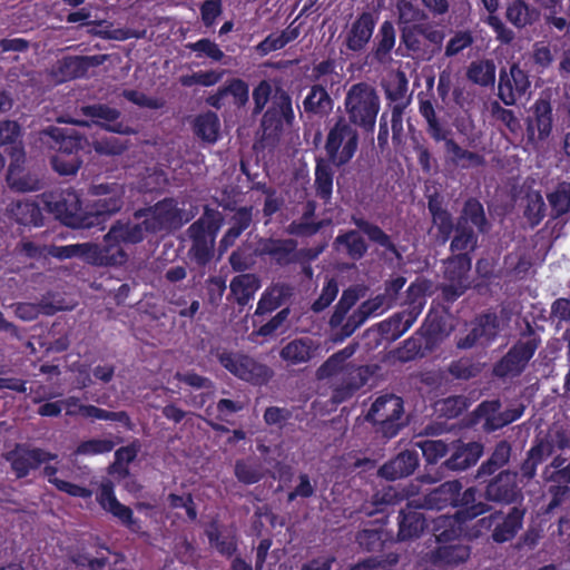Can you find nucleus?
I'll use <instances>...</instances> for the list:
<instances>
[{"label":"nucleus","mask_w":570,"mask_h":570,"mask_svg":"<svg viewBox=\"0 0 570 570\" xmlns=\"http://www.w3.org/2000/svg\"><path fill=\"white\" fill-rule=\"evenodd\" d=\"M351 223L355 225L357 229L340 232L334 239L336 248H343L348 258L355 262L361 261L368 250V245L360 232L365 234L371 243L382 247L386 253L391 254L395 258L402 257V254L392 237L379 225L355 215L351 217Z\"/></svg>","instance_id":"1"},{"label":"nucleus","mask_w":570,"mask_h":570,"mask_svg":"<svg viewBox=\"0 0 570 570\" xmlns=\"http://www.w3.org/2000/svg\"><path fill=\"white\" fill-rule=\"evenodd\" d=\"M223 224L222 213L206 205L202 216L188 227L187 235L191 243L188 257L197 266L205 267L214 258L216 238Z\"/></svg>","instance_id":"2"},{"label":"nucleus","mask_w":570,"mask_h":570,"mask_svg":"<svg viewBox=\"0 0 570 570\" xmlns=\"http://www.w3.org/2000/svg\"><path fill=\"white\" fill-rule=\"evenodd\" d=\"M381 100L376 89L368 82L353 83L346 91L344 109L346 119L364 132H373Z\"/></svg>","instance_id":"3"},{"label":"nucleus","mask_w":570,"mask_h":570,"mask_svg":"<svg viewBox=\"0 0 570 570\" xmlns=\"http://www.w3.org/2000/svg\"><path fill=\"white\" fill-rule=\"evenodd\" d=\"M43 209L51 214L62 225L75 229H89L87 204L83 205L80 195L72 188L46 191L40 198Z\"/></svg>","instance_id":"4"},{"label":"nucleus","mask_w":570,"mask_h":570,"mask_svg":"<svg viewBox=\"0 0 570 570\" xmlns=\"http://www.w3.org/2000/svg\"><path fill=\"white\" fill-rule=\"evenodd\" d=\"M525 509L521 505H514L505 513L502 510H495L489 515L482 517L470 528L471 538H480L490 533V538L495 543H505L513 540L522 529Z\"/></svg>","instance_id":"5"},{"label":"nucleus","mask_w":570,"mask_h":570,"mask_svg":"<svg viewBox=\"0 0 570 570\" xmlns=\"http://www.w3.org/2000/svg\"><path fill=\"white\" fill-rule=\"evenodd\" d=\"M357 128L345 116H337L328 127L324 150L334 167L342 168L348 165L356 155L360 145Z\"/></svg>","instance_id":"6"},{"label":"nucleus","mask_w":570,"mask_h":570,"mask_svg":"<svg viewBox=\"0 0 570 570\" xmlns=\"http://www.w3.org/2000/svg\"><path fill=\"white\" fill-rule=\"evenodd\" d=\"M570 449V430L558 426L544 436L537 435L524 460L520 463L521 481L530 482L537 475L538 466L553 454L556 450Z\"/></svg>","instance_id":"7"},{"label":"nucleus","mask_w":570,"mask_h":570,"mask_svg":"<svg viewBox=\"0 0 570 570\" xmlns=\"http://www.w3.org/2000/svg\"><path fill=\"white\" fill-rule=\"evenodd\" d=\"M88 194L96 197L87 203L88 220L91 222V227L104 229L109 217L124 206L125 185L117 181L92 184Z\"/></svg>","instance_id":"8"},{"label":"nucleus","mask_w":570,"mask_h":570,"mask_svg":"<svg viewBox=\"0 0 570 570\" xmlns=\"http://www.w3.org/2000/svg\"><path fill=\"white\" fill-rule=\"evenodd\" d=\"M134 218H145V225L150 234L177 230L190 219L185 217V210L178 206V200L174 197H165L151 206L136 209Z\"/></svg>","instance_id":"9"},{"label":"nucleus","mask_w":570,"mask_h":570,"mask_svg":"<svg viewBox=\"0 0 570 570\" xmlns=\"http://www.w3.org/2000/svg\"><path fill=\"white\" fill-rule=\"evenodd\" d=\"M406 297L410 304L409 308L394 313L377 324V330L384 338L396 341L412 327L421 314L424 305L422 287L412 283L406 289Z\"/></svg>","instance_id":"10"},{"label":"nucleus","mask_w":570,"mask_h":570,"mask_svg":"<svg viewBox=\"0 0 570 570\" xmlns=\"http://www.w3.org/2000/svg\"><path fill=\"white\" fill-rule=\"evenodd\" d=\"M403 413V400L395 394H384L372 403L365 417L376 426L377 432L391 439L399 433L402 426Z\"/></svg>","instance_id":"11"},{"label":"nucleus","mask_w":570,"mask_h":570,"mask_svg":"<svg viewBox=\"0 0 570 570\" xmlns=\"http://www.w3.org/2000/svg\"><path fill=\"white\" fill-rule=\"evenodd\" d=\"M219 364L237 379L262 386L273 376V371L254 357L224 351L217 355Z\"/></svg>","instance_id":"12"},{"label":"nucleus","mask_w":570,"mask_h":570,"mask_svg":"<svg viewBox=\"0 0 570 570\" xmlns=\"http://www.w3.org/2000/svg\"><path fill=\"white\" fill-rule=\"evenodd\" d=\"M542 479L548 485L551 499L547 512H552L560 507L570 495V459L562 454L552 458L542 470Z\"/></svg>","instance_id":"13"},{"label":"nucleus","mask_w":570,"mask_h":570,"mask_svg":"<svg viewBox=\"0 0 570 570\" xmlns=\"http://www.w3.org/2000/svg\"><path fill=\"white\" fill-rule=\"evenodd\" d=\"M295 121L293 100L282 87H276L269 107L262 117L261 127L267 137H278L284 127H292Z\"/></svg>","instance_id":"14"},{"label":"nucleus","mask_w":570,"mask_h":570,"mask_svg":"<svg viewBox=\"0 0 570 570\" xmlns=\"http://www.w3.org/2000/svg\"><path fill=\"white\" fill-rule=\"evenodd\" d=\"M499 330L500 322L495 313H481L470 322L465 334L455 336V346L458 350L487 348L497 340Z\"/></svg>","instance_id":"15"},{"label":"nucleus","mask_w":570,"mask_h":570,"mask_svg":"<svg viewBox=\"0 0 570 570\" xmlns=\"http://www.w3.org/2000/svg\"><path fill=\"white\" fill-rule=\"evenodd\" d=\"M539 343V338L531 335L527 340H518L494 364V375L502 379L508 376H519L533 357Z\"/></svg>","instance_id":"16"},{"label":"nucleus","mask_w":570,"mask_h":570,"mask_svg":"<svg viewBox=\"0 0 570 570\" xmlns=\"http://www.w3.org/2000/svg\"><path fill=\"white\" fill-rule=\"evenodd\" d=\"M519 474L520 471L505 469L492 475L484 488V500L502 505H510L522 501L523 493L518 483Z\"/></svg>","instance_id":"17"},{"label":"nucleus","mask_w":570,"mask_h":570,"mask_svg":"<svg viewBox=\"0 0 570 570\" xmlns=\"http://www.w3.org/2000/svg\"><path fill=\"white\" fill-rule=\"evenodd\" d=\"M57 454L48 452L40 448H29L23 444H17L13 450L6 454V460L17 479H23L41 464L53 461Z\"/></svg>","instance_id":"18"},{"label":"nucleus","mask_w":570,"mask_h":570,"mask_svg":"<svg viewBox=\"0 0 570 570\" xmlns=\"http://www.w3.org/2000/svg\"><path fill=\"white\" fill-rule=\"evenodd\" d=\"M374 371L368 365L348 364L338 372L340 383L333 389L331 400L341 404L350 400L360 389L367 384Z\"/></svg>","instance_id":"19"},{"label":"nucleus","mask_w":570,"mask_h":570,"mask_svg":"<svg viewBox=\"0 0 570 570\" xmlns=\"http://www.w3.org/2000/svg\"><path fill=\"white\" fill-rule=\"evenodd\" d=\"M527 118V139L530 144L547 140L552 132L553 114L548 98L540 97L534 101Z\"/></svg>","instance_id":"20"},{"label":"nucleus","mask_w":570,"mask_h":570,"mask_svg":"<svg viewBox=\"0 0 570 570\" xmlns=\"http://www.w3.org/2000/svg\"><path fill=\"white\" fill-rule=\"evenodd\" d=\"M40 140L47 144L57 154L80 156V151L88 145L85 135L75 129L49 126L40 132Z\"/></svg>","instance_id":"21"},{"label":"nucleus","mask_w":570,"mask_h":570,"mask_svg":"<svg viewBox=\"0 0 570 570\" xmlns=\"http://www.w3.org/2000/svg\"><path fill=\"white\" fill-rule=\"evenodd\" d=\"M530 85L528 73L518 63H512L509 70L500 69L498 96L505 106H512L527 94Z\"/></svg>","instance_id":"22"},{"label":"nucleus","mask_w":570,"mask_h":570,"mask_svg":"<svg viewBox=\"0 0 570 570\" xmlns=\"http://www.w3.org/2000/svg\"><path fill=\"white\" fill-rule=\"evenodd\" d=\"M484 452V445L481 442H463L455 440L450 443L449 458L442 463L441 469L446 471L460 472L476 464Z\"/></svg>","instance_id":"23"},{"label":"nucleus","mask_w":570,"mask_h":570,"mask_svg":"<svg viewBox=\"0 0 570 570\" xmlns=\"http://www.w3.org/2000/svg\"><path fill=\"white\" fill-rule=\"evenodd\" d=\"M259 256L269 257L277 267H288L298 263L297 242L293 238H262L257 247Z\"/></svg>","instance_id":"24"},{"label":"nucleus","mask_w":570,"mask_h":570,"mask_svg":"<svg viewBox=\"0 0 570 570\" xmlns=\"http://www.w3.org/2000/svg\"><path fill=\"white\" fill-rule=\"evenodd\" d=\"M377 16L371 11H363L351 23L344 37V46L352 52H362L370 43L375 27Z\"/></svg>","instance_id":"25"},{"label":"nucleus","mask_w":570,"mask_h":570,"mask_svg":"<svg viewBox=\"0 0 570 570\" xmlns=\"http://www.w3.org/2000/svg\"><path fill=\"white\" fill-rule=\"evenodd\" d=\"M101 56H66L59 59L52 69V76L59 82L82 78L90 67L102 62Z\"/></svg>","instance_id":"26"},{"label":"nucleus","mask_w":570,"mask_h":570,"mask_svg":"<svg viewBox=\"0 0 570 570\" xmlns=\"http://www.w3.org/2000/svg\"><path fill=\"white\" fill-rule=\"evenodd\" d=\"M81 250L79 258L96 266H117L122 265L127 261L126 252L111 243L105 240L104 246L91 243L80 244Z\"/></svg>","instance_id":"27"},{"label":"nucleus","mask_w":570,"mask_h":570,"mask_svg":"<svg viewBox=\"0 0 570 570\" xmlns=\"http://www.w3.org/2000/svg\"><path fill=\"white\" fill-rule=\"evenodd\" d=\"M462 490V483L459 480L445 481L432 489L417 500V508L426 510H443L455 505V498Z\"/></svg>","instance_id":"28"},{"label":"nucleus","mask_w":570,"mask_h":570,"mask_svg":"<svg viewBox=\"0 0 570 570\" xmlns=\"http://www.w3.org/2000/svg\"><path fill=\"white\" fill-rule=\"evenodd\" d=\"M416 505L417 500H412L406 509L401 510L399 513L397 539L400 541L419 538L428 528L426 518Z\"/></svg>","instance_id":"29"},{"label":"nucleus","mask_w":570,"mask_h":570,"mask_svg":"<svg viewBox=\"0 0 570 570\" xmlns=\"http://www.w3.org/2000/svg\"><path fill=\"white\" fill-rule=\"evenodd\" d=\"M419 462V454L415 450H405L386 461L379 469V475L391 481L406 478L414 473Z\"/></svg>","instance_id":"30"},{"label":"nucleus","mask_w":570,"mask_h":570,"mask_svg":"<svg viewBox=\"0 0 570 570\" xmlns=\"http://www.w3.org/2000/svg\"><path fill=\"white\" fill-rule=\"evenodd\" d=\"M81 115L90 118L95 124L104 127L106 130L116 134H127V126L119 121L120 111L105 104H94L82 106Z\"/></svg>","instance_id":"31"},{"label":"nucleus","mask_w":570,"mask_h":570,"mask_svg":"<svg viewBox=\"0 0 570 570\" xmlns=\"http://www.w3.org/2000/svg\"><path fill=\"white\" fill-rule=\"evenodd\" d=\"M141 219L140 223L117 222L105 236V240L119 247H121V244L135 245L141 243L146 235L150 234L149 228L145 225V218Z\"/></svg>","instance_id":"32"},{"label":"nucleus","mask_w":570,"mask_h":570,"mask_svg":"<svg viewBox=\"0 0 570 570\" xmlns=\"http://www.w3.org/2000/svg\"><path fill=\"white\" fill-rule=\"evenodd\" d=\"M226 208L234 210V214L229 219V228L224 233L219 240L218 250L220 254L232 247L253 223V206H242L238 208L227 206Z\"/></svg>","instance_id":"33"},{"label":"nucleus","mask_w":570,"mask_h":570,"mask_svg":"<svg viewBox=\"0 0 570 570\" xmlns=\"http://www.w3.org/2000/svg\"><path fill=\"white\" fill-rule=\"evenodd\" d=\"M512 456V445L508 440H500L491 450L487 460H484L478 468L475 479L478 481H485L487 478L492 476L510 463Z\"/></svg>","instance_id":"34"},{"label":"nucleus","mask_w":570,"mask_h":570,"mask_svg":"<svg viewBox=\"0 0 570 570\" xmlns=\"http://www.w3.org/2000/svg\"><path fill=\"white\" fill-rule=\"evenodd\" d=\"M294 294V288L287 283H275L265 288L258 299L254 317L269 314L286 304Z\"/></svg>","instance_id":"35"},{"label":"nucleus","mask_w":570,"mask_h":570,"mask_svg":"<svg viewBox=\"0 0 570 570\" xmlns=\"http://www.w3.org/2000/svg\"><path fill=\"white\" fill-rule=\"evenodd\" d=\"M478 495L479 490L475 487H469L464 491H459L453 508H459L455 514L461 519V522L471 521L491 511V505L488 502L478 501Z\"/></svg>","instance_id":"36"},{"label":"nucleus","mask_w":570,"mask_h":570,"mask_svg":"<svg viewBox=\"0 0 570 570\" xmlns=\"http://www.w3.org/2000/svg\"><path fill=\"white\" fill-rule=\"evenodd\" d=\"M396 43V31L390 20L381 23L377 33L373 39L372 49L368 57L377 63H385L390 60L391 53Z\"/></svg>","instance_id":"37"},{"label":"nucleus","mask_w":570,"mask_h":570,"mask_svg":"<svg viewBox=\"0 0 570 570\" xmlns=\"http://www.w3.org/2000/svg\"><path fill=\"white\" fill-rule=\"evenodd\" d=\"M60 402L62 403V407L78 405L79 414H81L85 417L118 422L122 424L127 430H132L131 419L126 411L114 412L98 407L92 404H78L79 399L76 396H69L68 399L61 400Z\"/></svg>","instance_id":"38"},{"label":"nucleus","mask_w":570,"mask_h":570,"mask_svg":"<svg viewBox=\"0 0 570 570\" xmlns=\"http://www.w3.org/2000/svg\"><path fill=\"white\" fill-rule=\"evenodd\" d=\"M428 209L431 215L432 223L436 227L438 239L442 244H445L448 240H450L451 235L455 229V224L453 223L451 213L445 207H443V200L438 194L429 196Z\"/></svg>","instance_id":"39"},{"label":"nucleus","mask_w":570,"mask_h":570,"mask_svg":"<svg viewBox=\"0 0 570 570\" xmlns=\"http://www.w3.org/2000/svg\"><path fill=\"white\" fill-rule=\"evenodd\" d=\"M261 286V278L256 274L243 273L234 276L229 283L228 299H234L238 306L245 307L252 299H254V296Z\"/></svg>","instance_id":"40"},{"label":"nucleus","mask_w":570,"mask_h":570,"mask_svg":"<svg viewBox=\"0 0 570 570\" xmlns=\"http://www.w3.org/2000/svg\"><path fill=\"white\" fill-rule=\"evenodd\" d=\"M320 345L311 337H299L288 342L281 350V357L292 365L309 362L317 354Z\"/></svg>","instance_id":"41"},{"label":"nucleus","mask_w":570,"mask_h":570,"mask_svg":"<svg viewBox=\"0 0 570 570\" xmlns=\"http://www.w3.org/2000/svg\"><path fill=\"white\" fill-rule=\"evenodd\" d=\"M455 224L464 227H475L476 232L480 234H485L490 229L484 207L475 197H470L464 202Z\"/></svg>","instance_id":"42"},{"label":"nucleus","mask_w":570,"mask_h":570,"mask_svg":"<svg viewBox=\"0 0 570 570\" xmlns=\"http://www.w3.org/2000/svg\"><path fill=\"white\" fill-rule=\"evenodd\" d=\"M471 547L465 543L441 544L432 551V562L438 567H454L468 561Z\"/></svg>","instance_id":"43"},{"label":"nucleus","mask_w":570,"mask_h":570,"mask_svg":"<svg viewBox=\"0 0 570 570\" xmlns=\"http://www.w3.org/2000/svg\"><path fill=\"white\" fill-rule=\"evenodd\" d=\"M444 279L470 286L469 273L472 267V256L469 253L452 254L444 262Z\"/></svg>","instance_id":"44"},{"label":"nucleus","mask_w":570,"mask_h":570,"mask_svg":"<svg viewBox=\"0 0 570 570\" xmlns=\"http://www.w3.org/2000/svg\"><path fill=\"white\" fill-rule=\"evenodd\" d=\"M463 523L455 513L453 515L443 514L432 520L431 531L440 546L449 544L461 535Z\"/></svg>","instance_id":"45"},{"label":"nucleus","mask_w":570,"mask_h":570,"mask_svg":"<svg viewBox=\"0 0 570 570\" xmlns=\"http://www.w3.org/2000/svg\"><path fill=\"white\" fill-rule=\"evenodd\" d=\"M333 99L324 83H314L303 100V108L307 115L324 116L333 109Z\"/></svg>","instance_id":"46"},{"label":"nucleus","mask_w":570,"mask_h":570,"mask_svg":"<svg viewBox=\"0 0 570 570\" xmlns=\"http://www.w3.org/2000/svg\"><path fill=\"white\" fill-rule=\"evenodd\" d=\"M334 164L327 158H315L314 186L316 196L327 203L333 194Z\"/></svg>","instance_id":"47"},{"label":"nucleus","mask_w":570,"mask_h":570,"mask_svg":"<svg viewBox=\"0 0 570 570\" xmlns=\"http://www.w3.org/2000/svg\"><path fill=\"white\" fill-rule=\"evenodd\" d=\"M444 149L450 156V161L462 169L478 168L485 165L484 156L462 148L453 138L446 140Z\"/></svg>","instance_id":"48"},{"label":"nucleus","mask_w":570,"mask_h":570,"mask_svg":"<svg viewBox=\"0 0 570 570\" xmlns=\"http://www.w3.org/2000/svg\"><path fill=\"white\" fill-rule=\"evenodd\" d=\"M219 129V118L213 111L199 114L193 121V131L195 136L208 144H214L218 140Z\"/></svg>","instance_id":"49"},{"label":"nucleus","mask_w":570,"mask_h":570,"mask_svg":"<svg viewBox=\"0 0 570 570\" xmlns=\"http://www.w3.org/2000/svg\"><path fill=\"white\" fill-rule=\"evenodd\" d=\"M497 67L491 59H479L470 62L465 76L469 81L480 87H492L495 82Z\"/></svg>","instance_id":"50"},{"label":"nucleus","mask_w":570,"mask_h":570,"mask_svg":"<svg viewBox=\"0 0 570 570\" xmlns=\"http://www.w3.org/2000/svg\"><path fill=\"white\" fill-rule=\"evenodd\" d=\"M357 343H352L346 345L344 348L332 354L318 368V374L321 377H331L336 374L344 367H347V360L351 358L357 348ZM350 364H352L350 362Z\"/></svg>","instance_id":"51"},{"label":"nucleus","mask_w":570,"mask_h":570,"mask_svg":"<svg viewBox=\"0 0 570 570\" xmlns=\"http://www.w3.org/2000/svg\"><path fill=\"white\" fill-rule=\"evenodd\" d=\"M454 236L450 243V250L453 254L469 253L471 255L478 247L479 233L472 227H464L455 224Z\"/></svg>","instance_id":"52"},{"label":"nucleus","mask_w":570,"mask_h":570,"mask_svg":"<svg viewBox=\"0 0 570 570\" xmlns=\"http://www.w3.org/2000/svg\"><path fill=\"white\" fill-rule=\"evenodd\" d=\"M429 351H431L430 338L416 332L403 342V345L397 350V354L401 361L409 362L424 357Z\"/></svg>","instance_id":"53"},{"label":"nucleus","mask_w":570,"mask_h":570,"mask_svg":"<svg viewBox=\"0 0 570 570\" xmlns=\"http://www.w3.org/2000/svg\"><path fill=\"white\" fill-rule=\"evenodd\" d=\"M505 17L515 28L522 29L534 22L537 11L524 0H513L507 8Z\"/></svg>","instance_id":"54"},{"label":"nucleus","mask_w":570,"mask_h":570,"mask_svg":"<svg viewBox=\"0 0 570 570\" xmlns=\"http://www.w3.org/2000/svg\"><path fill=\"white\" fill-rule=\"evenodd\" d=\"M42 209L43 206L41 207L36 202H18L13 209V215L18 224L38 227L43 225Z\"/></svg>","instance_id":"55"},{"label":"nucleus","mask_w":570,"mask_h":570,"mask_svg":"<svg viewBox=\"0 0 570 570\" xmlns=\"http://www.w3.org/2000/svg\"><path fill=\"white\" fill-rule=\"evenodd\" d=\"M185 48L194 52L196 58H206L213 63H220L226 58L219 45L209 38H200L195 42H188Z\"/></svg>","instance_id":"56"},{"label":"nucleus","mask_w":570,"mask_h":570,"mask_svg":"<svg viewBox=\"0 0 570 570\" xmlns=\"http://www.w3.org/2000/svg\"><path fill=\"white\" fill-rule=\"evenodd\" d=\"M234 474L238 482L250 485L264 478L263 468L255 459H238L235 461Z\"/></svg>","instance_id":"57"},{"label":"nucleus","mask_w":570,"mask_h":570,"mask_svg":"<svg viewBox=\"0 0 570 570\" xmlns=\"http://www.w3.org/2000/svg\"><path fill=\"white\" fill-rule=\"evenodd\" d=\"M58 469L53 465H46L43 468V475L48 479V482L56 487L57 490L67 493L70 497L89 499L92 495V491L86 487L75 484L72 482L61 480L56 476Z\"/></svg>","instance_id":"58"},{"label":"nucleus","mask_w":570,"mask_h":570,"mask_svg":"<svg viewBox=\"0 0 570 570\" xmlns=\"http://www.w3.org/2000/svg\"><path fill=\"white\" fill-rule=\"evenodd\" d=\"M336 67V60L334 58L322 60L313 66L309 79L315 83H324L325 87L332 88L334 85L340 83L341 79Z\"/></svg>","instance_id":"59"},{"label":"nucleus","mask_w":570,"mask_h":570,"mask_svg":"<svg viewBox=\"0 0 570 570\" xmlns=\"http://www.w3.org/2000/svg\"><path fill=\"white\" fill-rule=\"evenodd\" d=\"M205 534L210 547L215 548L220 554L230 557L236 551V542L232 537L222 534L216 521H213L207 525Z\"/></svg>","instance_id":"60"},{"label":"nucleus","mask_w":570,"mask_h":570,"mask_svg":"<svg viewBox=\"0 0 570 570\" xmlns=\"http://www.w3.org/2000/svg\"><path fill=\"white\" fill-rule=\"evenodd\" d=\"M400 494L399 492L392 488H383L381 491H376L370 503L364 504L363 511L367 515H372L379 512H385L386 507L394 504L399 501Z\"/></svg>","instance_id":"61"},{"label":"nucleus","mask_w":570,"mask_h":570,"mask_svg":"<svg viewBox=\"0 0 570 570\" xmlns=\"http://www.w3.org/2000/svg\"><path fill=\"white\" fill-rule=\"evenodd\" d=\"M448 372L456 380L466 381L476 377L481 372V367L473 358L464 356L452 361L448 366Z\"/></svg>","instance_id":"62"},{"label":"nucleus","mask_w":570,"mask_h":570,"mask_svg":"<svg viewBox=\"0 0 570 570\" xmlns=\"http://www.w3.org/2000/svg\"><path fill=\"white\" fill-rule=\"evenodd\" d=\"M97 501L104 510L112 514L115 518L118 514L124 515L126 512L127 505L118 501L111 483H105L101 485L100 491L97 494Z\"/></svg>","instance_id":"63"},{"label":"nucleus","mask_w":570,"mask_h":570,"mask_svg":"<svg viewBox=\"0 0 570 570\" xmlns=\"http://www.w3.org/2000/svg\"><path fill=\"white\" fill-rule=\"evenodd\" d=\"M223 86L226 96L233 97V102L237 108L246 106L249 99V87L245 80L240 78H232Z\"/></svg>","instance_id":"64"}]
</instances>
